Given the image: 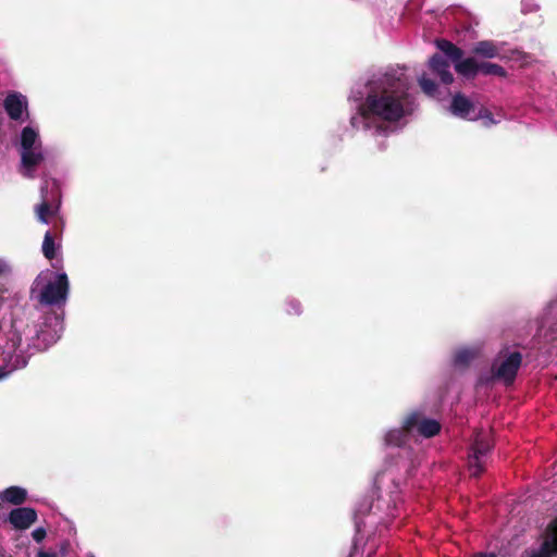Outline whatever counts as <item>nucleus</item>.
<instances>
[{"instance_id": "ddd939ff", "label": "nucleus", "mask_w": 557, "mask_h": 557, "mask_svg": "<svg viewBox=\"0 0 557 557\" xmlns=\"http://www.w3.org/2000/svg\"><path fill=\"white\" fill-rule=\"evenodd\" d=\"M48 194V186L46 187H41V202L36 207V215H37V219L41 222V223H49V218L51 215H53L57 210H58V207H55L54 209L52 208V205L50 202V199L48 198L47 196Z\"/></svg>"}, {"instance_id": "a878e982", "label": "nucleus", "mask_w": 557, "mask_h": 557, "mask_svg": "<svg viewBox=\"0 0 557 557\" xmlns=\"http://www.w3.org/2000/svg\"><path fill=\"white\" fill-rule=\"evenodd\" d=\"M474 557H486L484 555H478V556H474ZM491 557H494V556H491Z\"/></svg>"}, {"instance_id": "b1692460", "label": "nucleus", "mask_w": 557, "mask_h": 557, "mask_svg": "<svg viewBox=\"0 0 557 557\" xmlns=\"http://www.w3.org/2000/svg\"><path fill=\"white\" fill-rule=\"evenodd\" d=\"M37 557H57L55 553H49L45 550H39Z\"/></svg>"}, {"instance_id": "6e6552de", "label": "nucleus", "mask_w": 557, "mask_h": 557, "mask_svg": "<svg viewBox=\"0 0 557 557\" xmlns=\"http://www.w3.org/2000/svg\"><path fill=\"white\" fill-rule=\"evenodd\" d=\"M38 519L36 509L32 507H17L12 509L5 521H8L14 530L24 531L29 529Z\"/></svg>"}, {"instance_id": "412c9836", "label": "nucleus", "mask_w": 557, "mask_h": 557, "mask_svg": "<svg viewBox=\"0 0 557 557\" xmlns=\"http://www.w3.org/2000/svg\"><path fill=\"white\" fill-rule=\"evenodd\" d=\"M471 359V354L467 350H462L456 354L455 362L458 364H467Z\"/></svg>"}, {"instance_id": "20e7f679", "label": "nucleus", "mask_w": 557, "mask_h": 557, "mask_svg": "<svg viewBox=\"0 0 557 557\" xmlns=\"http://www.w3.org/2000/svg\"><path fill=\"white\" fill-rule=\"evenodd\" d=\"M69 294V278L65 273H59L55 281L49 282L40 292L38 300L41 305H63Z\"/></svg>"}, {"instance_id": "a211bd4d", "label": "nucleus", "mask_w": 557, "mask_h": 557, "mask_svg": "<svg viewBox=\"0 0 557 557\" xmlns=\"http://www.w3.org/2000/svg\"><path fill=\"white\" fill-rule=\"evenodd\" d=\"M55 235L50 231L46 232L42 242V253L48 260H52L55 257Z\"/></svg>"}, {"instance_id": "f3484780", "label": "nucleus", "mask_w": 557, "mask_h": 557, "mask_svg": "<svg viewBox=\"0 0 557 557\" xmlns=\"http://www.w3.org/2000/svg\"><path fill=\"white\" fill-rule=\"evenodd\" d=\"M38 139V133L30 126L23 128L21 134V147L22 150L36 148L35 144Z\"/></svg>"}, {"instance_id": "39448f33", "label": "nucleus", "mask_w": 557, "mask_h": 557, "mask_svg": "<svg viewBox=\"0 0 557 557\" xmlns=\"http://www.w3.org/2000/svg\"><path fill=\"white\" fill-rule=\"evenodd\" d=\"M492 446V440L488 433L483 431L475 433L471 446L472 454L469 456L471 475L479 478L484 472L482 458L490 453Z\"/></svg>"}, {"instance_id": "6ab92c4d", "label": "nucleus", "mask_w": 557, "mask_h": 557, "mask_svg": "<svg viewBox=\"0 0 557 557\" xmlns=\"http://www.w3.org/2000/svg\"><path fill=\"white\" fill-rule=\"evenodd\" d=\"M419 86L421 87L422 91L426 94L428 96H434L437 92V85L436 83L429 78L426 74H422L419 79Z\"/></svg>"}, {"instance_id": "4468645a", "label": "nucleus", "mask_w": 557, "mask_h": 557, "mask_svg": "<svg viewBox=\"0 0 557 557\" xmlns=\"http://www.w3.org/2000/svg\"><path fill=\"white\" fill-rule=\"evenodd\" d=\"M2 502L21 507L27 500V491L21 486H10L1 494Z\"/></svg>"}, {"instance_id": "5701e85b", "label": "nucleus", "mask_w": 557, "mask_h": 557, "mask_svg": "<svg viewBox=\"0 0 557 557\" xmlns=\"http://www.w3.org/2000/svg\"><path fill=\"white\" fill-rule=\"evenodd\" d=\"M9 271H10V269L7 265V263L3 260L0 259V276L4 275Z\"/></svg>"}, {"instance_id": "dca6fc26", "label": "nucleus", "mask_w": 557, "mask_h": 557, "mask_svg": "<svg viewBox=\"0 0 557 557\" xmlns=\"http://www.w3.org/2000/svg\"><path fill=\"white\" fill-rule=\"evenodd\" d=\"M44 160V156L37 148L22 150V164L26 169H34Z\"/></svg>"}, {"instance_id": "bb28decb", "label": "nucleus", "mask_w": 557, "mask_h": 557, "mask_svg": "<svg viewBox=\"0 0 557 557\" xmlns=\"http://www.w3.org/2000/svg\"><path fill=\"white\" fill-rule=\"evenodd\" d=\"M91 557H94V556H91Z\"/></svg>"}, {"instance_id": "0eeeda50", "label": "nucleus", "mask_w": 557, "mask_h": 557, "mask_svg": "<svg viewBox=\"0 0 557 557\" xmlns=\"http://www.w3.org/2000/svg\"><path fill=\"white\" fill-rule=\"evenodd\" d=\"M406 431L413 432L417 429L418 433L423 437L430 438L435 436L441 431V424L434 419L422 418L420 413L413 412L409 414L404 421Z\"/></svg>"}, {"instance_id": "393cba45", "label": "nucleus", "mask_w": 557, "mask_h": 557, "mask_svg": "<svg viewBox=\"0 0 557 557\" xmlns=\"http://www.w3.org/2000/svg\"><path fill=\"white\" fill-rule=\"evenodd\" d=\"M51 193H53L55 195L59 194V188H58V186L54 183H53V187L51 189Z\"/></svg>"}, {"instance_id": "9d476101", "label": "nucleus", "mask_w": 557, "mask_h": 557, "mask_svg": "<svg viewBox=\"0 0 557 557\" xmlns=\"http://www.w3.org/2000/svg\"><path fill=\"white\" fill-rule=\"evenodd\" d=\"M428 65L432 73L440 77L443 84L449 85L454 82V76L449 71V62L444 55L434 53L430 58Z\"/></svg>"}, {"instance_id": "f257e3e1", "label": "nucleus", "mask_w": 557, "mask_h": 557, "mask_svg": "<svg viewBox=\"0 0 557 557\" xmlns=\"http://www.w3.org/2000/svg\"><path fill=\"white\" fill-rule=\"evenodd\" d=\"M413 110V97L408 92L404 75L389 71L373 82L350 124L357 127V123H362L366 129H373V135L387 136L392 129L386 123L399 122Z\"/></svg>"}, {"instance_id": "f03ea898", "label": "nucleus", "mask_w": 557, "mask_h": 557, "mask_svg": "<svg viewBox=\"0 0 557 557\" xmlns=\"http://www.w3.org/2000/svg\"><path fill=\"white\" fill-rule=\"evenodd\" d=\"M435 45L454 62L456 72L468 79L474 78L479 73L485 76L507 77V71L499 64L479 62L474 57L462 59V49L447 39H436Z\"/></svg>"}, {"instance_id": "f8f14e48", "label": "nucleus", "mask_w": 557, "mask_h": 557, "mask_svg": "<svg viewBox=\"0 0 557 557\" xmlns=\"http://www.w3.org/2000/svg\"><path fill=\"white\" fill-rule=\"evenodd\" d=\"M471 53L474 58L494 59L500 55V48L493 40H480L473 45Z\"/></svg>"}, {"instance_id": "1a4fd4ad", "label": "nucleus", "mask_w": 557, "mask_h": 557, "mask_svg": "<svg viewBox=\"0 0 557 557\" xmlns=\"http://www.w3.org/2000/svg\"><path fill=\"white\" fill-rule=\"evenodd\" d=\"M557 555V518L547 525L546 537L540 549L530 557H554Z\"/></svg>"}, {"instance_id": "2eb2a0df", "label": "nucleus", "mask_w": 557, "mask_h": 557, "mask_svg": "<svg viewBox=\"0 0 557 557\" xmlns=\"http://www.w3.org/2000/svg\"><path fill=\"white\" fill-rule=\"evenodd\" d=\"M409 433H411V431H406L404 425L401 429L391 430L385 435V444L388 446L401 447L406 443L407 435Z\"/></svg>"}, {"instance_id": "7ed1b4c3", "label": "nucleus", "mask_w": 557, "mask_h": 557, "mask_svg": "<svg viewBox=\"0 0 557 557\" xmlns=\"http://www.w3.org/2000/svg\"><path fill=\"white\" fill-rule=\"evenodd\" d=\"M521 364V352L503 349L492 363V379L504 383L505 386H511L516 381Z\"/></svg>"}, {"instance_id": "9b49d317", "label": "nucleus", "mask_w": 557, "mask_h": 557, "mask_svg": "<svg viewBox=\"0 0 557 557\" xmlns=\"http://www.w3.org/2000/svg\"><path fill=\"white\" fill-rule=\"evenodd\" d=\"M26 104L25 98L17 92L9 94L4 99V109L10 119L14 121H18L22 117Z\"/></svg>"}, {"instance_id": "aec40b11", "label": "nucleus", "mask_w": 557, "mask_h": 557, "mask_svg": "<svg viewBox=\"0 0 557 557\" xmlns=\"http://www.w3.org/2000/svg\"><path fill=\"white\" fill-rule=\"evenodd\" d=\"M286 312L288 314H300L301 313V306L299 301L297 300H289L286 304Z\"/></svg>"}, {"instance_id": "423d86ee", "label": "nucleus", "mask_w": 557, "mask_h": 557, "mask_svg": "<svg viewBox=\"0 0 557 557\" xmlns=\"http://www.w3.org/2000/svg\"><path fill=\"white\" fill-rule=\"evenodd\" d=\"M474 110V103L465 95L459 92L453 97L450 111L454 115L466 120H478L479 117L488 116L494 122L492 114L487 110L481 109L479 114H472Z\"/></svg>"}, {"instance_id": "4be33fe9", "label": "nucleus", "mask_w": 557, "mask_h": 557, "mask_svg": "<svg viewBox=\"0 0 557 557\" xmlns=\"http://www.w3.org/2000/svg\"><path fill=\"white\" fill-rule=\"evenodd\" d=\"M32 536L37 543H40L47 536V531L45 528H37L32 532Z\"/></svg>"}]
</instances>
